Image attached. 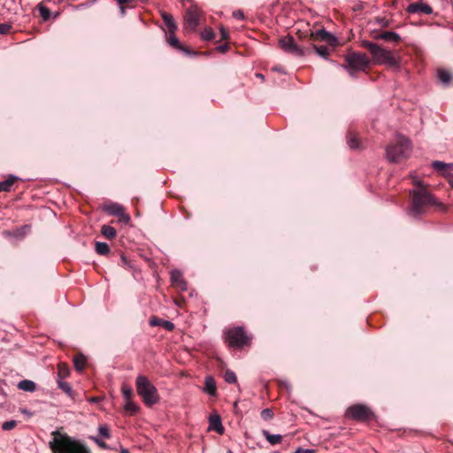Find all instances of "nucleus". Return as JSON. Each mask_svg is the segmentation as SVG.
<instances>
[{
  "label": "nucleus",
  "mask_w": 453,
  "mask_h": 453,
  "mask_svg": "<svg viewBox=\"0 0 453 453\" xmlns=\"http://www.w3.org/2000/svg\"><path fill=\"white\" fill-rule=\"evenodd\" d=\"M372 37L375 40H382L393 43H398L402 40L400 35L394 31H383L380 33H376L373 31Z\"/></svg>",
  "instance_id": "13"
},
{
  "label": "nucleus",
  "mask_w": 453,
  "mask_h": 453,
  "mask_svg": "<svg viewBox=\"0 0 453 453\" xmlns=\"http://www.w3.org/2000/svg\"><path fill=\"white\" fill-rule=\"evenodd\" d=\"M209 430L215 431L219 434H223L225 432V428L221 422V418L219 415H211L209 418Z\"/></svg>",
  "instance_id": "16"
},
{
  "label": "nucleus",
  "mask_w": 453,
  "mask_h": 453,
  "mask_svg": "<svg viewBox=\"0 0 453 453\" xmlns=\"http://www.w3.org/2000/svg\"><path fill=\"white\" fill-rule=\"evenodd\" d=\"M126 411L129 412L131 415H134L139 411V406L132 401V399L126 400V404L124 406Z\"/></svg>",
  "instance_id": "30"
},
{
  "label": "nucleus",
  "mask_w": 453,
  "mask_h": 453,
  "mask_svg": "<svg viewBox=\"0 0 453 453\" xmlns=\"http://www.w3.org/2000/svg\"><path fill=\"white\" fill-rule=\"evenodd\" d=\"M407 12L409 13L423 12L425 14H428L429 15V14H431L433 12V9L427 4L414 3V4H411L407 7Z\"/></svg>",
  "instance_id": "14"
},
{
  "label": "nucleus",
  "mask_w": 453,
  "mask_h": 453,
  "mask_svg": "<svg viewBox=\"0 0 453 453\" xmlns=\"http://www.w3.org/2000/svg\"><path fill=\"white\" fill-rule=\"evenodd\" d=\"M90 439L101 449H108L110 447L98 436H91Z\"/></svg>",
  "instance_id": "41"
},
{
  "label": "nucleus",
  "mask_w": 453,
  "mask_h": 453,
  "mask_svg": "<svg viewBox=\"0 0 453 453\" xmlns=\"http://www.w3.org/2000/svg\"><path fill=\"white\" fill-rule=\"evenodd\" d=\"M150 325L151 326H162L167 331H173L174 329V324L173 322L169 320H165L156 316L150 318Z\"/></svg>",
  "instance_id": "17"
},
{
  "label": "nucleus",
  "mask_w": 453,
  "mask_h": 453,
  "mask_svg": "<svg viewBox=\"0 0 453 453\" xmlns=\"http://www.w3.org/2000/svg\"><path fill=\"white\" fill-rule=\"evenodd\" d=\"M347 142L350 149H357L359 147V142L356 135L352 133H349Z\"/></svg>",
  "instance_id": "32"
},
{
  "label": "nucleus",
  "mask_w": 453,
  "mask_h": 453,
  "mask_svg": "<svg viewBox=\"0 0 453 453\" xmlns=\"http://www.w3.org/2000/svg\"><path fill=\"white\" fill-rule=\"evenodd\" d=\"M12 26L8 23L0 24V35H6L10 32Z\"/></svg>",
  "instance_id": "43"
},
{
  "label": "nucleus",
  "mask_w": 453,
  "mask_h": 453,
  "mask_svg": "<svg viewBox=\"0 0 453 453\" xmlns=\"http://www.w3.org/2000/svg\"><path fill=\"white\" fill-rule=\"evenodd\" d=\"M121 260H122V262H123L125 265H127V264H128L127 259V257H126L124 255H121Z\"/></svg>",
  "instance_id": "51"
},
{
  "label": "nucleus",
  "mask_w": 453,
  "mask_h": 453,
  "mask_svg": "<svg viewBox=\"0 0 453 453\" xmlns=\"http://www.w3.org/2000/svg\"><path fill=\"white\" fill-rule=\"evenodd\" d=\"M119 8L120 13L122 15L126 14V4H133L134 3V0H114Z\"/></svg>",
  "instance_id": "36"
},
{
  "label": "nucleus",
  "mask_w": 453,
  "mask_h": 453,
  "mask_svg": "<svg viewBox=\"0 0 453 453\" xmlns=\"http://www.w3.org/2000/svg\"><path fill=\"white\" fill-rule=\"evenodd\" d=\"M91 402H95V403H96V402H98V399H97V398H96V397H95V398H92V399H91Z\"/></svg>",
  "instance_id": "52"
},
{
  "label": "nucleus",
  "mask_w": 453,
  "mask_h": 453,
  "mask_svg": "<svg viewBox=\"0 0 453 453\" xmlns=\"http://www.w3.org/2000/svg\"><path fill=\"white\" fill-rule=\"evenodd\" d=\"M221 40H226L228 37V33L225 27H220Z\"/></svg>",
  "instance_id": "46"
},
{
  "label": "nucleus",
  "mask_w": 453,
  "mask_h": 453,
  "mask_svg": "<svg viewBox=\"0 0 453 453\" xmlns=\"http://www.w3.org/2000/svg\"><path fill=\"white\" fill-rule=\"evenodd\" d=\"M346 65H343L349 74L355 77L357 71H365L370 65V59L364 53L352 52L345 57Z\"/></svg>",
  "instance_id": "7"
},
{
  "label": "nucleus",
  "mask_w": 453,
  "mask_h": 453,
  "mask_svg": "<svg viewBox=\"0 0 453 453\" xmlns=\"http://www.w3.org/2000/svg\"><path fill=\"white\" fill-rule=\"evenodd\" d=\"M101 234L107 239H113L116 237V230L109 225H103L101 227Z\"/></svg>",
  "instance_id": "27"
},
{
  "label": "nucleus",
  "mask_w": 453,
  "mask_h": 453,
  "mask_svg": "<svg viewBox=\"0 0 453 453\" xmlns=\"http://www.w3.org/2000/svg\"><path fill=\"white\" fill-rule=\"evenodd\" d=\"M96 251L97 254L104 256L110 252V247L106 242H96Z\"/></svg>",
  "instance_id": "29"
},
{
  "label": "nucleus",
  "mask_w": 453,
  "mask_h": 453,
  "mask_svg": "<svg viewBox=\"0 0 453 453\" xmlns=\"http://www.w3.org/2000/svg\"><path fill=\"white\" fill-rule=\"evenodd\" d=\"M94 3H95V1H91V2L85 3V4H79L76 8L77 9H81L83 7H88V6H90L91 4H93Z\"/></svg>",
  "instance_id": "49"
},
{
  "label": "nucleus",
  "mask_w": 453,
  "mask_h": 453,
  "mask_svg": "<svg viewBox=\"0 0 453 453\" xmlns=\"http://www.w3.org/2000/svg\"><path fill=\"white\" fill-rule=\"evenodd\" d=\"M86 362H87V359L83 354H79L73 357L74 368L79 372H81L84 370Z\"/></svg>",
  "instance_id": "26"
},
{
  "label": "nucleus",
  "mask_w": 453,
  "mask_h": 453,
  "mask_svg": "<svg viewBox=\"0 0 453 453\" xmlns=\"http://www.w3.org/2000/svg\"><path fill=\"white\" fill-rule=\"evenodd\" d=\"M38 10H39V13L43 20H48L50 19V12L49 8H47L44 5H40Z\"/></svg>",
  "instance_id": "38"
},
{
  "label": "nucleus",
  "mask_w": 453,
  "mask_h": 453,
  "mask_svg": "<svg viewBox=\"0 0 453 453\" xmlns=\"http://www.w3.org/2000/svg\"><path fill=\"white\" fill-rule=\"evenodd\" d=\"M203 391L210 395H216V393H217L216 381L212 376L205 377Z\"/></svg>",
  "instance_id": "20"
},
{
  "label": "nucleus",
  "mask_w": 453,
  "mask_h": 453,
  "mask_svg": "<svg viewBox=\"0 0 453 453\" xmlns=\"http://www.w3.org/2000/svg\"><path fill=\"white\" fill-rule=\"evenodd\" d=\"M361 46L369 50L372 61L377 65H386L389 67H400V57H397L391 50L380 47L379 44L364 40Z\"/></svg>",
  "instance_id": "3"
},
{
  "label": "nucleus",
  "mask_w": 453,
  "mask_h": 453,
  "mask_svg": "<svg viewBox=\"0 0 453 453\" xmlns=\"http://www.w3.org/2000/svg\"><path fill=\"white\" fill-rule=\"evenodd\" d=\"M53 440L49 442L53 453H90L81 441L58 431L52 432Z\"/></svg>",
  "instance_id": "1"
},
{
  "label": "nucleus",
  "mask_w": 453,
  "mask_h": 453,
  "mask_svg": "<svg viewBox=\"0 0 453 453\" xmlns=\"http://www.w3.org/2000/svg\"><path fill=\"white\" fill-rule=\"evenodd\" d=\"M18 388L26 392H34L36 389V385L32 380H23L18 383Z\"/></svg>",
  "instance_id": "22"
},
{
  "label": "nucleus",
  "mask_w": 453,
  "mask_h": 453,
  "mask_svg": "<svg viewBox=\"0 0 453 453\" xmlns=\"http://www.w3.org/2000/svg\"><path fill=\"white\" fill-rule=\"evenodd\" d=\"M256 76H257V78L261 79L262 81H264V80H265V76H264L262 73H256Z\"/></svg>",
  "instance_id": "50"
},
{
  "label": "nucleus",
  "mask_w": 453,
  "mask_h": 453,
  "mask_svg": "<svg viewBox=\"0 0 453 453\" xmlns=\"http://www.w3.org/2000/svg\"><path fill=\"white\" fill-rule=\"evenodd\" d=\"M314 50L316 51V53L326 58L329 53V50H328V48L326 46H316V45H312Z\"/></svg>",
  "instance_id": "34"
},
{
  "label": "nucleus",
  "mask_w": 453,
  "mask_h": 453,
  "mask_svg": "<svg viewBox=\"0 0 453 453\" xmlns=\"http://www.w3.org/2000/svg\"><path fill=\"white\" fill-rule=\"evenodd\" d=\"M104 211L110 214L119 218V222L127 224L130 221V216L126 213V210L123 205L111 203L104 207Z\"/></svg>",
  "instance_id": "10"
},
{
  "label": "nucleus",
  "mask_w": 453,
  "mask_h": 453,
  "mask_svg": "<svg viewBox=\"0 0 453 453\" xmlns=\"http://www.w3.org/2000/svg\"><path fill=\"white\" fill-rule=\"evenodd\" d=\"M98 434L101 437H104L106 439L111 437V431L107 425H100L98 426Z\"/></svg>",
  "instance_id": "35"
},
{
  "label": "nucleus",
  "mask_w": 453,
  "mask_h": 453,
  "mask_svg": "<svg viewBox=\"0 0 453 453\" xmlns=\"http://www.w3.org/2000/svg\"><path fill=\"white\" fill-rule=\"evenodd\" d=\"M431 165L435 171H437L444 177H446L448 174L450 173L451 171H453V163L433 161Z\"/></svg>",
  "instance_id": "15"
},
{
  "label": "nucleus",
  "mask_w": 453,
  "mask_h": 453,
  "mask_svg": "<svg viewBox=\"0 0 453 453\" xmlns=\"http://www.w3.org/2000/svg\"><path fill=\"white\" fill-rule=\"evenodd\" d=\"M262 435L271 445L280 444L282 441V435L272 434L268 430H262Z\"/></svg>",
  "instance_id": "21"
},
{
  "label": "nucleus",
  "mask_w": 453,
  "mask_h": 453,
  "mask_svg": "<svg viewBox=\"0 0 453 453\" xmlns=\"http://www.w3.org/2000/svg\"><path fill=\"white\" fill-rule=\"evenodd\" d=\"M122 395H123L125 400L132 399L133 388L128 386H123L122 387Z\"/></svg>",
  "instance_id": "40"
},
{
  "label": "nucleus",
  "mask_w": 453,
  "mask_h": 453,
  "mask_svg": "<svg viewBox=\"0 0 453 453\" xmlns=\"http://www.w3.org/2000/svg\"><path fill=\"white\" fill-rule=\"evenodd\" d=\"M273 70L277 71V72H280V69L277 68V67H273Z\"/></svg>",
  "instance_id": "53"
},
{
  "label": "nucleus",
  "mask_w": 453,
  "mask_h": 453,
  "mask_svg": "<svg viewBox=\"0 0 453 453\" xmlns=\"http://www.w3.org/2000/svg\"><path fill=\"white\" fill-rule=\"evenodd\" d=\"M57 382L60 389H62L69 396H72L73 388L68 382L64 381V380H57Z\"/></svg>",
  "instance_id": "31"
},
{
  "label": "nucleus",
  "mask_w": 453,
  "mask_h": 453,
  "mask_svg": "<svg viewBox=\"0 0 453 453\" xmlns=\"http://www.w3.org/2000/svg\"><path fill=\"white\" fill-rule=\"evenodd\" d=\"M273 411L272 409L266 408L261 411V418L264 420H271L273 418Z\"/></svg>",
  "instance_id": "39"
},
{
  "label": "nucleus",
  "mask_w": 453,
  "mask_h": 453,
  "mask_svg": "<svg viewBox=\"0 0 453 453\" xmlns=\"http://www.w3.org/2000/svg\"><path fill=\"white\" fill-rule=\"evenodd\" d=\"M437 76L439 81L445 86L449 85L452 79L451 73L445 69L438 70Z\"/></svg>",
  "instance_id": "23"
},
{
  "label": "nucleus",
  "mask_w": 453,
  "mask_h": 453,
  "mask_svg": "<svg viewBox=\"0 0 453 453\" xmlns=\"http://www.w3.org/2000/svg\"><path fill=\"white\" fill-rule=\"evenodd\" d=\"M448 183L450 185L451 188H453V173H449L446 176Z\"/></svg>",
  "instance_id": "48"
},
{
  "label": "nucleus",
  "mask_w": 453,
  "mask_h": 453,
  "mask_svg": "<svg viewBox=\"0 0 453 453\" xmlns=\"http://www.w3.org/2000/svg\"><path fill=\"white\" fill-rule=\"evenodd\" d=\"M311 39L312 41L320 40L329 43L330 45H336L337 38L332 34L325 30L324 28L319 29L311 34Z\"/></svg>",
  "instance_id": "12"
},
{
  "label": "nucleus",
  "mask_w": 453,
  "mask_h": 453,
  "mask_svg": "<svg viewBox=\"0 0 453 453\" xmlns=\"http://www.w3.org/2000/svg\"><path fill=\"white\" fill-rule=\"evenodd\" d=\"M136 391L145 405L150 407L159 402V395L157 388L144 375L136 378Z\"/></svg>",
  "instance_id": "5"
},
{
  "label": "nucleus",
  "mask_w": 453,
  "mask_h": 453,
  "mask_svg": "<svg viewBox=\"0 0 453 453\" xmlns=\"http://www.w3.org/2000/svg\"><path fill=\"white\" fill-rule=\"evenodd\" d=\"M227 49H228L227 44H222L217 48L218 51L222 52V53L226 52L227 50Z\"/></svg>",
  "instance_id": "47"
},
{
  "label": "nucleus",
  "mask_w": 453,
  "mask_h": 453,
  "mask_svg": "<svg viewBox=\"0 0 453 453\" xmlns=\"http://www.w3.org/2000/svg\"><path fill=\"white\" fill-rule=\"evenodd\" d=\"M224 379L226 382L229 384H234L237 381V377L235 373L231 370H226L224 375Z\"/></svg>",
  "instance_id": "33"
},
{
  "label": "nucleus",
  "mask_w": 453,
  "mask_h": 453,
  "mask_svg": "<svg viewBox=\"0 0 453 453\" xmlns=\"http://www.w3.org/2000/svg\"><path fill=\"white\" fill-rule=\"evenodd\" d=\"M346 417L355 421L366 422L374 417V413L367 405L357 403L347 409Z\"/></svg>",
  "instance_id": "8"
},
{
  "label": "nucleus",
  "mask_w": 453,
  "mask_h": 453,
  "mask_svg": "<svg viewBox=\"0 0 453 453\" xmlns=\"http://www.w3.org/2000/svg\"><path fill=\"white\" fill-rule=\"evenodd\" d=\"M280 47L286 52L297 57H303L310 53V48H302L298 46L292 36L287 35L279 40Z\"/></svg>",
  "instance_id": "9"
},
{
  "label": "nucleus",
  "mask_w": 453,
  "mask_h": 453,
  "mask_svg": "<svg viewBox=\"0 0 453 453\" xmlns=\"http://www.w3.org/2000/svg\"><path fill=\"white\" fill-rule=\"evenodd\" d=\"M70 374V369L67 365L60 363L58 365V380H64Z\"/></svg>",
  "instance_id": "28"
},
{
  "label": "nucleus",
  "mask_w": 453,
  "mask_h": 453,
  "mask_svg": "<svg viewBox=\"0 0 453 453\" xmlns=\"http://www.w3.org/2000/svg\"><path fill=\"white\" fill-rule=\"evenodd\" d=\"M17 179L16 176L10 175L5 180L0 181V192H9Z\"/></svg>",
  "instance_id": "24"
},
{
  "label": "nucleus",
  "mask_w": 453,
  "mask_h": 453,
  "mask_svg": "<svg viewBox=\"0 0 453 453\" xmlns=\"http://www.w3.org/2000/svg\"><path fill=\"white\" fill-rule=\"evenodd\" d=\"M17 426L16 420H8L2 424V429L4 431H10Z\"/></svg>",
  "instance_id": "42"
},
{
  "label": "nucleus",
  "mask_w": 453,
  "mask_h": 453,
  "mask_svg": "<svg viewBox=\"0 0 453 453\" xmlns=\"http://www.w3.org/2000/svg\"><path fill=\"white\" fill-rule=\"evenodd\" d=\"M225 342L230 348L242 349L250 344L251 337L247 334L243 326H234L224 331Z\"/></svg>",
  "instance_id": "6"
},
{
  "label": "nucleus",
  "mask_w": 453,
  "mask_h": 453,
  "mask_svg": "<svg viewBox=\"0 0 453 453\" xmlns=\"http://www.w3.org/2000/svg\"><path fill=\"white\" fill-rule=\"evenodd\" d=\"M233 16L235 18V19H244V14L242 11L238 10V11H235L233 12Z\"/></svg>",
  "instance_id": "45"
},
{
  "label": "nucleus",
  "mask_w": 453,
  "mask_h": 453,
  "mask_svg": "<svg viewBox=\"0 0 453 453\" xmlns=\"http://www.w3.org/2000/svg\"><path fill=\"white\" fill-rule=\"evenodd\" d=\"M201 11L196 6L189 7L185 15V23L188 27L195 30L199 24Z\"/></svg>",
  "instance_id": "11"
},
{
  "label": "nucleus",
  "mask_w": 453,
  "mask_h": 453,
  "mask_svg": "<svg viewBox=\"0 0 453 453\" xmlns=\"http://www.w3.org/2000/svg\"><path fill=\"white\" fill-rule=\"evenodd\" d=\"M415 184L418 186L417 189H414L412 194V201L410 208V213L417 218L424 213L429 206H441V204L436 201V199L427 191V189L420 183L416 181Z\"/></svg>",
  "instance_id": "2"
},
{
  "label": "nucleus",
  "mask_w": 453,
  "mask_h": 453,
  "mask_svg": "<svg viewBox=\"0 0 453 453\" xmlns=\"http://www.w3.org/2000/svg\"><path fill=\"white\" fill-rule=\"evenodd\" d=\"M175 31L176 30H173V32L172 31H168L166 33L167 42L173 48L188 53V50H186L185 48L182 47V45L180 44L179 39L176 37Z\"/></svg>",
  "instance_id": "18"
},
{
  "label": "nucleus",
  "mask_w": 453,
  "mask_h": 453,
  "mask_svg": "<svg viewBox=\"0 0 453 453\" xmlns=\"http://www.w3.org/2000/svg\"><path fill=\"white\" fill-rule=\"evenodd\" d=\"M171 280H172L173 284H175L176 286H178L181 290L187 289V283L184 280L182 274L180 271L173 270L171 273Z\"/></svg>",
  "instance_id": "19"
},
{
  "label": "nucleus",
  "mask_w": 453,
  "mask_h": 453,
  "mask_svg": "<svg viewBox=\"0 0 453 453\" xmlns=\"http://www.w3.org/2000/svg\"><path fill=\"white\" fill-rule=\"evenodd\" d=\"M201 37L203 41H211L215 37V34L211 28H205L201 33Z\"/></svg>",
  "instance_id": "37"
},
{
  "label": "nucleus",
  "mask_w": 453,
  "mask_h": 453,
  "mask_svg": "<svg viewBox=\"0 0 453 453\" xmlns=\"http://www.w3.org/2000/svg\"><path fill=\"white\" fill-rule=\"evenodd\" d=\"M162 18L165 27L168 28V31L173 32V30H177L176 23L173 19V17L171 14L164 12L162 14Z\"/></svg>",
  "instance_id": "25"
},
{
  "label": "nucleus",
  "mask_w": 453,
  "mask_h": 453,
  "mask_svg": "<svg viewBox=\"0 0 453 453\" xmlns=\"http://www.w3.org/2000/svg\"><path fill=\"white\" fill-rule=\"evenodd\" d=\"M227 453H233V451L232 450H228Z\"/></svg>",
  "instance_id": "54"
},
{
  "label": "nucleus",
  "mask_w": 453,
  "mask_h": 453,
  "mask_svg": "<svg viewBox=\"0 0 453 453\" xmlns=\"http://www.w3.org/2000/svg\"><path fill=\"white\" fill-rule=\"evenodd\" d=\"M411 150V141L402 134H397L387 146L386 157L392 163H400L410 157Z\"/></svg>",
  "instance_id": "4"
},
{
  "label": "nucleus",
  "mask_w": 453,
  "mask_h": 453,
  "mask_svg": "<svg viewBox=\"0 0 453 453\" xmlns=\"http://www.w3.org/2000/svg\"><path fill=\"white\" fill-rule=\"evenodd\" d=\"M376 23L381 27H388V20L385 18H377Z\"/></svg>",
  "instance_id": "44"
}]
</instances>
